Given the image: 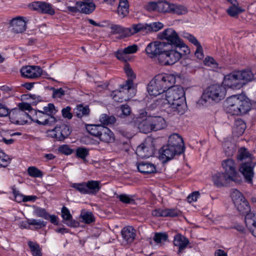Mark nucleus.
Instances as JSON below:
<instances>
[{
  "mask_svg": "<svg viewBox=\"0 0 256 256\" xmlns=\"http://www.w3.org/2000/svg\"><path fill=\"white\" fill-rule=\"evenodd\" d=\"M164 101L168 106L167 112L169 114H182L185 112L186 98L184 88L176 85L166 91Z\"/></svg>",
  "mask_w": 256,
  "mask_h": 256,
  "instance_id": "f257e3e1",
  "label": "nucleus"
},
{
  "mask_svg": "<svg viewBox=\"0 0 256 256\" xmlns=\"http://www.w3.org/2000/svg\"><path fill=\"white\" fill-rule=\"evenodd\" d=\"M176 76L174 74H158L148 83L147 90L150 95L156 96L176 86Z\"/></svg>",
  "mask_w": 256,
  "mask_h": 256,
  "instance_id": "f03ea898",
  "label": "nucleus"
},
{
  "mask_svg": "<svg viewBox=\"0 0 256 256\" xmlns=\"http://www.w3.org/2000/svg\"><path fill=\"white\" fill-rule=\"evenodd\" d=\"M251 106L250 100L246 96L233 95L226 101V111L231 115L244 114L250 110Z\"/></svg>",
  "mask_w": 256,
  "mask_h": 256,
  "instance_id": "7ed1b4c3",
  "label": "nucleus"
},
{
  "mask_svg": "<svg viewBox=\"0 0 256 256\" xmlns=\"http://www.w3.org/2000/svg\"><path fill=\"white\" fill-rule=\"evenodd\" d=\"M226 93V88L222 85L211 84L204 90L200 102L202 104L210 100L218 102L224 98Z\"/></svg>",
  "mask_w": 256,
  "mask_h": 256,
  "instance_id": "20e7f679",
  "label": "nucleus"
},
{
  "mask_svg": "<svg viewBox=\"0 0 256 256\" xmlns=\"http://www.w3.org/2000/svg\"><path fill=\"white\" fill-rule=\"evenodd\" d=\"M71 187L82 194L96 196L100 190L102 184L99 180H90L86 182L74 183Z\"/></svg>",
  "mask_w": 256,
  "mask_h": 256,
  "instance_id": "39448f33",
  "label": "nucleus"
},
{
  "mask_svg": "<svg viewBox=\"0 0 256 256\" xmlns=\"http://www.w3.org/2000/svg\"><path fill=\"white\" fill-rule=\"evenodd\" d=\"M158 37L160 39L166 41L163 42L166 50L168 48H176L182 40L180 38L178 34L172 28L165 30L159 34Z\"/></svg>",
  "mask_w": 256,
  "mask_h": 256,
  "instance_id": "423d86ee",
  "label": "nucleus"
},
{
  "mask_svg": "<svg viewBox=\"0 0 256 256\" xmlns=\"http://www.w3.org/2000/svg\"><path fill=\"white\" fill-rule=\"evenodd\" d=\"M233 202L239 212L242 214L250 212V208L248 202L242 193L237 190H234L230 194Z\"/></svg>",
  "mask_w": 256,
  "mask_h": 256,
  "instance_id": "0eeeda50",
  "label": "nucleus"
},
{
  "mask_svg": "<svg viewBox=\"0 0 256 256\" xmlns=\"http://www.w3.org/2000/svg\"><path fill=\"white\" fill-rule=\"evenodd\" d=\"M182 58V52L177 48L164 47L162 54L160 56V64L163 66L172 65L178 61Z\"/></svg>",
  "mask_w": 256,
  "mask_h": 256,
  "instance_id": "6e6552de",
  "label": "nucleus"
},
{
  "mask_svg": "<svg viewBox=\"0 0 256 256\" xmlns=\"http://www.w3.org/2000/svg\"><path fill=\"white\" fill-rule=\"evenodd\" d=\"M50 136L58 141L62 142L68 138L72 132L70 125L64 122L56 124L52 130L50 131Z\"/></svg>",
  "mask_w": 256,
  "mask_h": 256,
  "instance_id": "1a4fd4ad",
  "label": "nucleus"
},
{
  "mask_svg": "<svg viewBox=\"0 0 256 256\" xmlns=\"http://www.w3.org/2000/svg\"><path fill=\"white\" fill-rule=\"evenodd\" d=\"M155 151L154 141L151 138H148L137 147L136 154L142 158H146L153 156Z\"/></svg>",
  "mask_w": 256,
  "mask_h": 256,
  "instance_id": "9d476101",
  "label": "nucleus"
},
{
  "mask_svg": "<svg viewBox=\"0 0 256 256\" xmlns=\"http://www.w3.org/2000/svg\"><path fill=\"white\" fill-rule=\"evenodd\" d=\"M164 48V42L155 41L150 43L146 48V54L151 58H156L160 64V56Z\"/></svg>",
  "mask_w": 256,
  "mask_h": 256,
  "instance_id": "9b49d317",
  "label": "nucleus"
},
{
  "mask_svg": "<svg viewBox=\"0 0 256 256\" xmlns=\"http://www.w3.org/2000/svg\"><path fill=\"white\" fill-rule=\"evenodd\" d=\"M34 111V115L32 116H30V119L38 125L51 126L54 125L57 122L54 116H50L40 110Z\"/></svg>",
  "mask_w": 256,
  "mask_h": 256,
  "instance_id": "f8f14e48",
  "label": "nucleus"
},
{
  "mask_svg": "<svg viewBox=\"0 0 256 256\" xmlns=\"http://www.w3.org/2000/svg\"><path fill=\"white\" fill-rule=\"evenodd\" d=\"M222 166L224 170V173L227 175V178H232V181L236 182L238 180V172L236 169L235 161L230 158L222 161Z\"/></svg>",
  "mask_w": 256,
  "mask_h": 256,
  "instance_id": "ddd939ff",
  "label": "nucleus"
},
{
  "mask_svg": "<svg viewBox=\"0 0 256 256\" xmlns=\"http://www.w3.org/2000/svg\"><path fill=\"white\" fill-rule=\"evenodd\" d=\"M256 163L254 162H242L239 166V171L243 175L245 182L248 184H252V180L254 177V168Z\"/></svg>",
  "mask_w": 256,
  "mask_h": 256,
  "instance_id": "4468645a",
  "label": "nucleus"
},
{
  "mask_svg": "<svg viewBox=\"0 0 256 256\" xmlns=\"http://www.w3.org/2000/svg\"><path fill=\"white\" fill-rule=\"evenodd\" d=\"M30 116L27 112L18 108L12 109L9 116L10 121L12 123L20 125H23L27 123V118L30 119Z\"/></svg>",
  "mask_w": 256,
  "mask_h": 256,
  "instance_id": "2eb2a0df",
  "label": "nucleus"
},
{
  "mask_svg": "<svg viewBox=\"0 0 256 256\" xmlns=\"http://www.w3.org/2000/svg\"><path fill=\"white\" fill-rule=\"evenodd\" d=\"M222 83L226 86L233 90L240 89L244 85L240 82L237 71L224 76Z\"/></svg>",
  "mask_w": 256,
  "mask_h": 256,
  "instance_id": "dca6fc26",
  "label": "nucleus"
},
{
  "mask_svg": "<svg viewBox=\"0 0 256 256\" xmlns=\"http://www.w3.org/2000/svg\"><path fill=\"white\" fill-rule=\"evenodd\" d=\"M158 153L159 158L162 161L163 163H166L172 160L175 156L182 154L168 144L163 146L159 150Z\"/></svg>",
  "mask_w": 256,
  "mask_h": 256,
  "instance_id": "f3484780",
  "label": "nucleus"
},
{
  "mask_svg": "<svg viewBox=\"0 0 256 256\" xmlns=\"http://www.w3.org/2000/svg\"><path fill=\"white\" fill-rule=\"evenodd\" d=\"M30 6L34 10L50 16L55 14V10L52 4L46 2L36 1L32 2Z\"/></svg>",
  "mask_w": 256,
  "mask_h": 256,
  "instance_id": "a211bd4d",
  "label": "nucleus"
},
{
  "mask_svg": "<svg viewBox=\"0 0 256 256\" xmlns=\"http://www.w3.org/2000/svg\"><path fill=\"white\" fill-rule=\"evenodd\" d=\"M22 76L28 78H36L41 76L42 70L40 66H26L20 69Z\"/></svg>",
  "mask_w": 256,
  "mask_h": 256,
  "instance_id": "6ab92c4d",
  "label": "nucleus"
},
{
  "mask_svg": "<svg viewBox=\"0 0 256 256\" xmlns=\"http://www.w3.org/2000/svg\"><path fill=\"white\" fill-rule=\"evenodd\" d=\"M168 144L174 148L179 152L184 153L185 150L182 138L178 134H173L168 138Z\"/></svg>",
  "mask_w": 256,
  "mask_h": 256,
  "instance_id": "aec40b11",
  "label": "nucleus"
},
{
  "mask_svg": "<svg viewBox=\"0 0 256 256\" xmlns=\"http://www.w3.org/2000/svg\"><path fill=\"white\" fill-rule=\"evenodd\" d=\"M140 131L144 134H148L153 131L148 116H140L134 120Z\"/></svg>",
  "mask_w": 256,
  "mask_h": 256,
  "instance_id": "412c9836",
  "label": "nucleus"
},
{
  "mask_svg": "<svg viewBox=\"0 0 256 256\" xmlns=\"http://www.w3.org/2000/svg\"><path fill=\"white\" fill-rule=\"evenodd\" d=\"M152 214L154 216L157 217H178L182 214L180 210L177 208H158L153 210Z\"/></svg>",
  "mask_w": 256,
  "mask_h": 256,
  "instance_id": "4be33fe9",
  "label": "nucleus"
},
{
  "mask_svg": "<svg viewBox=\"0 0 256 256\" xmlns=\"http://www.w3.org/2000/svg\"><path fill=\"white\" fill-rule=\"evenodd\" d=\"M227 177L224 172H216L212 175V180L215 186L221 188L226 186L230 182H232V178Z\"/></svg>",
  "mask_w": 256,
  "mask_h": 256,
  "instance_id": "5701e85b",
  "label": "nucleus"
},
{
  "mask_svg": "<svg viewBox=\"0 0 256 256\" xmlns=\"http://www.w3.org/2000/svg\"><path fill=\"white\" fill-rule=\"evenodd\" d=\"M10 26L14 33H22L26 30V23L22 18H16L10 20Z\"/></svg>",
  "mask_w": 256,
  "mask_h": 256,
  "instance_id": "b1692460",
  "label": "nucleus"
},
{
  "mask_svg": "<svg viewBox=\"0 0 256 256\" xmlns=\"http://www.w3.org/2000/svg\"><path fill=\"white\" fill-rule=\"evenodd\" d=\"M124 71L128 79L126 81L125 84H121L120 87L128 91L130 90H134L133 80L136 78V75L132 70L129 66L125 67Z\"/></svg>",
  "mask_w": 256,
  "mask_h": 256,
  "instance_id": "393cba45",
  "label": "nucleus"
},
{
  "mask_svg": "<svg viewBox=\"0 0 256 256\" xmlns=\"http://www.w3.org/2000/svg\"><path fill=\"white\" fill-rule=\"evenodd\" d=\"M136 166L138 172L144 174H155L157 172L156 166L148 162H140Z\"/></svg>",
  "mask_w": 256,
  "mask_h": 256,
  "instance_id": "a878e982",
  "label": "nucleus"
},
{
  "mask_svg": "<svg viewBox=\"0 0 256 256\" xmlns=\"http://www.w3.org/2000/svg\"><path fill=\"white\" fill-rule=\"evenodd\" d=\"M90 0L76 2V5L80 8V12L85 14L92 13L96 8V4Z\"/></svg>",
  "mask_w": 256,
  "mask_h": 256,
  "instance_id": "bb28decb",
  "label": "nucleus"
},
{
  "mask_svg": "<svg viewBox=\"0 0 256 256\" xmlns=\"http://www.w3.org/2000/svg\"><path fill=\"white\" fill-rule=\"evenodd\" d=\"M153 131L164 128L166 126L164 119L160 116H148Z\"/></svg>",
  "mask_w": 256,
  "mask_h": 256,
  "instance_id": "cd10ccee",
  "label": "nucleus"
},
{
  "mask_svg": "<svg viewBox=\"0 0 256 256\" xmlns=\"http://www.w3.org/2000/svg\"><path fill=\"white\" fill-rule=\"evenodd\" d=\"M121 234L123 239L127 243H132L136 238V230L132 226H126L124 227L122 231Z\"/></svg>",
  "mask_w": 256,
  "mask_h": 256,
  "instance_id": "c85d7f7f",
  "label": "nucleus"
},
{
  "mask_svg": "<svg viewBox=\"0 0 256 256\" xmlns=\"http://www.w3.org/2000/svg\"><path fill=\"white\" fill-rule=\"evenodd\" d=\"M188 244V240L180 234H178L174 237V244L178 247V254L182 252Z\"/></svg>",
  "mask_w": 256,
  "mask_h": 256,
  "instance_id": "c756f323",
  "label": "nucleus"
},
{
  "mask_svg": "<svg viewBox=\"0 0 256 256\" xmlns=\"http://www.w3.org/2000/svg\"><path fill=\"white\" fill-rule=\"evenodd\" d=\"M236 158L240 162L244 160H246V162H254V158L246 148L241 147L238 150Z\"/></svg>",
  "mask_w": 256,
  "mask_h": 256,
  "instance_id": "7c9ffc66",
  "label": "nucleus"
},
{
  "mask_svg": "<svg viewBox=\"0 0 256 256\" xmlns=\"http://www.w3.org/2000/svg\"><path fill=\"white\" fill-rule=\"evenodd\" d=\"M240 82L244 84L252 81L254 79V74L250 69L243 70L237 71Z\"/></svg>",
  "mask_w": 256,
  "mask_h": 256,
  "instance_id": "2f4dec72",
  "label": "nucleus"
},
{
  "mask_svg": "<svg viewBox=\"0 0 256 256\" xmlns=\"http://www.w3.org/2000/svg\"><path fill=\"white\" fill-rule=\"evenodd\" d=\"M101 141L105 142H112L114 140V133L106 126H104L98 138Z\"/></svg>",
  "mask_w": 256,
  "mask_h": 256,
  "instance_id": "473e14b6",
  "label": "nucleus"
},
{
  "mask_svg": "<svg viewBox=\"0 0 256 256\" xmlns=\"http://www.w3.org/2000/svg\"><path fill=\"white\" fill-rule=\"evenodd\" d=\"M104 126L102 124H86V128L88 132L92 136L98 138Z\"/></svg>",
  "mask_w": 256,
  "mask_h": 256,
  "instance_id": "72a5a7b5",
  "label": "nucleus"
},
{
  "mask_svg": "<svg viewBox=\"0 0 256 256\" xmlns=\"http://www.w3.org/2000/svg\"><path fill=\"white\" fill-rule=\"evenodd\" d=\"M146 24H134L131 28H127L128 36L140 32H143L147 33Z\"/></svg>",
  "mask_w": 256,
  "mask_h": 256,
  "instance_id": "f704fd0d",
  "label": "nucleus"
},
{
  "mask_svg": "<svg viewBox=\"0 0 256 256\" xmlns=\"http://www.w3.org/2000/svg\"><path fill=\"white\" fill-rule=\"evenodd\" d=\"M90 112L88 106H84L82 104H79L74 109V113L78 118H82L83 116H88Z\"/></svg>",
  "mask_w": 256,
  "mask_h": 256,
  "instance_id": "c9c22d12",
  "label": "nucleus"
},
{
  "mask_svg": "<svg viewBox=\"0 0 256 256\" xmlns=\"http://www.w3.org/2000/svg\"><path fill=\"white\" fill-rule=\"evenodd\" d=\"M166 104V102L164 101V99L158 98L151 104L149 106H147L146 110L140 113V116H148L150 115V111L154 110L157 108V106L160 104Z\"/></svg>",
  "mask_w": 256,
  "mask_h": 256,
  "instance_id": "e433bc0d",
  "label": "nucleus"
},
{
  "mask_svg": "<svg viewBox=\"0 0 256 256\" xmlns=\"http://www.w3.org/2000/svg\"><path fill=\"white\" fill-rule=\"evenodd\" d=\"M246 128V124L242 120L238 118L235 120L234 130L238 135H242Z\"/></svg>",
  "mask_w": 256,
  "mask_h": 256,
  "instance_id": "4c0bfd02",
  "label": "nucleus"
},
{
  "mask_svg": "<svg viewBox=\"0 0 256 256\" xmlns=\"http://www.w3.org/2000/svg\"><path fill=\"white\" fill-rule=\"evenodd\" d=\"M245 215L244 222L246 226L250 231V229H252V228L256 226V215L250 212Z\"/></svg>",
  "mask_w": 256,
  "mask_h": 256,
  "instance_id": "58836bf2",
  "label": "nucleus"
},
{
  "mask_svg": "<svg viewBox=\"0 0 256 256\" xmlns=\"http://www.w3.org/2000/svg\"><path fill=\"white\" fill-rule=\"evenodd\" d=\"M222 146L224 153L228 157L232 156L236 150L234 145L230 142H224Z\"/></svg>",
  "mask_w": 256,
  "mask_h": 256,
  "instance_id": "ea45409f",
  "label": "nucleus"
},
{
  "mask_svg": "<svg viewBox=\"0 0 256 256\" xmlns=\"http://www.w3.org/2000/svg\"><path fill=\"white\" fill-rule=\"evenodd\" d=\"M112 99L116 102H122L126 101L128 98L125 96L124 90H114L111 94Z\"/></svg>",
  "mask_w": 256,
  "mask_h": 256,
  "instance_id": "a19ab883",
  "label": "nucleus"
},
{
  "mask_svg": "<svg viewBox=\"0 0 256 256\" xmlns=\"http://www.w3.org/2000/svg\"><path fill=\"white\" fill-rule=\"evenodd\" d=\"M100 122L104 126H109L114 124L116 122V118L114 116L103 114L100 117Z\"/></svg>",
  "mask_w": 256,
  "mask_h": 256,
  "instance_id": "79ce46f5",
  "label": "nucleus"
},
{
  "mask_svg": "<svg viewBox=\"0 0 256 256\" xmlns=\"http://www.w3.org/2000/svg\"><path fill=\"white\" fill-rule=\"evenodd\" d=\"M187 12V8L183 6L171 4L170 13L182 15L186 14Z\"/></svg>",
  "mask_w": 256,
  "mask_h": 256,
  "instance_id": "37998d69",
  "label": "nucleus"
},
{
  "mask_svg": "<svg viewBox=\"0 0 256 256\" xmlns=\"http://www.w3.org/2000/svg\"><path fill=\"white\" fill-rule=\"evenodd\" d=\"M28 244L33 256H42V250L37 242L30 241Z\"/></svg>",
  "mask_w": 256,
  "mask_h": 256,
  "instance_id": "c03bdc74",
  "label": "nucleus"
},
{
  "mask_svg": "<svg viewBox=\"0 0 256 256\" xmlns=\"http://www.w3.org/2000/svg\"><path fill=\"white\" fill-rule=\"evenodd\" d=\"M42 111L44 114L50 116H54L57 112L58 110H56L54 104L49 103L47 106L43 108V110Z\"/></svg>",
  "mask_w": 256,
  "mask_h": 256,
  "instance_id": "a18cd8bd",
  "label": "nucleus"
},
{
  "mask_svg": "<svg viewBox=\"0 0 256 256\" xmlns=\"http://www.w3.org/2000/svg\"><path fill=\"white\" fill-rule=\"evenodd\" d=\"M158 12L170 13L171 4L166 1H158Z\"/></svg>",
  "mask_w": 256,
  "mask_h": 256,
  "instance_id": "49530a36",
  "label": "nucleus"
},
{
  "mask_svg": "<svg viewBox=\"0 0 256 256\" xmlns=\"http://www.w3.org/2000/svg\"><path fill=\"white\" fill-rule=\"evenodd\" d=\"M12 158L0 150V167L6 168L11 162Z\"/></svg>",
  "mask_w": 256,
  "mask_h": 256,
  "instance_id": "de8ad7c7",
  "label": "nucleus"
},
{
  "mask_svg": "<svg viewBox=\"0 0 256 256\" xmlns=\"http://www.w3.org/2000/svg\"><path fill=\"white\" fill-rule=\"evenodd\" d=\"M89 154V150L84 147H78L76 150V156L83 160Z\"/></svg>",
  "mask_w": 256,
  "mask_h": 256,
  "instance_id": "09e8293b",
  "label": "nucleus"
},
{
  "mask_svg": "<svg viewBox=\"0 0 256 256\" xmlns=\"http://www.w3.org/2000/svg\"><path fill=\"white\" fill-rule=\"evenodd\" d=\"M244 11V9L235 6H230L227 10L228 14L232 17H236L238 14Z\"/></svg>",
  "mask_w": 256,
  "mask_h": 256,
  "instance_id": "8fccbe9b",
  "label": "nucleus"
},
{
  "mask_svg": "<svg viewBox=\"0 0 256 256\" xmlns=\"http://www.w3.org/2000/svg\"><path fill=\"white\" fill-rule=\"evenodd\" d=\"M28 174L33 178H42L43 176L42 172L35 166H30L28 168Z\"/></svg>",
  "mask_w": 256,
  "mask_h": 256,
  "instance_id": "3c124183",
  "label": "nucleus"
},
{
  "mask_svg": "<svg viewBox=\"0 0 256 256\" xmlns=\"http://www.w3.org/2000/svg\"><path fill=\"white\" fill-rule=\"evenodd\" d=\"M147 33L152 32H158L164 26V24L160 22H155L150 24H147Z\"/></svg>",
  "mask_w": 256,
  "mask_h": 256,
  "instance_id": "603ef678",
  "label": "nucleus"
},
{
  "mask_svg": "<svg viewBox=\"0 0 256 256\" xmlns=\"http://www.w3.org/2000/svg\"><path fill=\"white\" fill-rule=\"evenodd\" d=\"M110 29L112 30V34H124L125 36H128V29L122 28V26L117 24H112L110 26Z\"/></svg>",
  "mask_w": 256,
  "mask_h": 256,
  "instance_id": "864d4df0",
  "label": "nucleus"
},
{
  "mask_svg": "<svg viewBox=\"0 0 256 256\" xmlns=\"http://www.w3.org/2000/svg\"><path fill=\"white\" fill-rule=\"evenodd\" d=\"M80 217L82 218V221L86 224H91L95 220L94 215L91 212L81 214Z\"/></svg>",
  "mask_w": 256,
  "mask_h": 256,
  "instance_id": "5fc2aeb1",
  "label": "nucleus"
},
{
  "mask_svg": "<svg viewBox=\"0 0 256 256\" xmlns=\"http://www.w3.org/2000/svg\"><path fill=\"white\" fill-rule=\"evenodd\" d=\"M11 189L12 190L15 201L18 203L24 202V200L23 199H24V195L21 194L18 190H16V186L14 185L12 186Z\"/></svg>",
  "mask_w": 256,
  "mask_h": 256,
  "instance_id": "6e6d98bb",
  "label": "nucleus"
},
{
  "mask_svg": "<svg viewBox=\"0 0 256 256\" xmlns=\"http://www.w3.org/2000/svg\"><path fill=\"white\" fill-rule=\"evenodd\" d=\"M28 224L32 226H35V229L38 230L45 227L46 224V222L44 220L31 219L28 220Z\"/></svg>",
  "mask_w": 256,
  "mask_h": 256,
  "instance_id": "4d7b16f0",
  "label": "nucleus"
},
{
  "mask_svg": "<svg viewBox=\"0 0 256 256\" xmlns=\"http://www.w3.org/2000/svg\"><path fill=\"white\" fill-rule=\"evenodd\" d=\"M34 214L38 217H41L45 220H48L50 214L44 208H38L35 210Z\"/></svg>",
  "mask_w": 256,
  "mask_h": 256,
  "instance_id": "13d9d810",
  "label": "nucleus"
},
{
  "mask_svg": "<svg viewBox=\"0 0 256 256\" xmlns=\"http://www.w3.org/2000/svg\"><path fill=\"white\" fill-rule=\"evenodd\" d=\"M58 152L65 155H70L72 154L74 150L72 149L68 144H62L58 148Z\"/></svg>",
  "mask_w": 256,
  "mask_h": 256,
  "instance_id": "bf43d9fd",
  "label": "nucleus"
},
{
  "mask_svg": "<svg viewBox=\"0 0 256 256\" xmlns=\"http://www.w3.org/2000/svg\"><path fill=\"white\" fill-rule=\"evenodd\" d=\"M116 197L124 204H132L134 202V200L126 194H117Z\"/></svg>",
  "mask_w": 256,
  "mask_h": 256,
  "instance_id": "052dcab7",
  "label": "nucleus"
},
{
  "mask_svg": "<svg viewBox=\"0 0 256 256\" xmlns=\"http://www.w3.org/2000/svg\"><path fill=\"white\" fill-rule=\"evenodd\" d=\"M176 48L178 51L182 52V56L188 54L190 53V48L184 43L183 40H182L178 45V47Z\"/></svg>",
  "mask_w": 256,
  "mask_h": 256,
  "instance_id": "680f3d73",
  "label": "nucleus"
},
{
  "mask_svg": "<svg viewBox=\"0 0 256 256\" xmlns=\"http://www.w3.org/2000/svg\"><path fill=\"white\" fill-rule=\"evenodd\" d=\"M168 238V235L166 233H156L154 240L156 243H160L162 241H166Z\"/></svg>",
  "mask_w": 256,
  "mask_h": 256,
  "instance_id": "e2e57ef3",
  "label": "nucleus"
},
{
  "mask_svg": "<svg viewBox=\"0 0 256 256\" xmlns=\"http://www.w3.org/2000/svg\"><path fill=\"white\" fill-rule=\"evenodd\" d=\"M62 218L64 222H66L67 220H70L72 218V214L70 213L69 210L64 206L62 208Z\"/></svg>",
  "mask_w": 256,
  "mask_h": 256,
  "instance_id": "0e129e2a",
  "label": "nucleus"
},
{
  "mask_svg": "<svg viewBox=\"0 0 256 256\" xmlns=\"http://www.w3.org/2000/svg\"><path fill=\"white\" fill-rule=\"evenodd\" d=\"M72 108L70 106L63 108L62 110V116L64 118L71 120L73 116L71 112Z\"/></svg>",
  "mask_w": 256,
  "mask_h": 256,
  "instance_id": "69168bd1",
  "label": "nucleus"
},
{
  "mask_svg": "<svg viewBox=\"0 0 256 256\" xmlns=\"http://www.w3.org/2000/svg\"><path fill=\"white\" fill-rule=\"evenodd\" d=\"M117 12L120 16L122 18H124L128 16L129 14V8L118 6Z\"/></svg>",
  "mask_w": 256,
  "mask_h": 256,
  "instance_id": "338daca9",
  "label": "nucleus"
},
{
  "mask_svg": "<svg viewBox=\"0 0 256 256\" xmlns=\"http://www.w3.org/2000/svg\"><path fill=\"white\" fill-rule=\"evenodd\" d=\"M158 2H150L145 6V9L148 12H158Z\"/></svg>",
  "mask_w": 256,
  "mask_h": 256,
  "instance_id": "774afa93",
  "label": "nucleus"
}]
</instances>
